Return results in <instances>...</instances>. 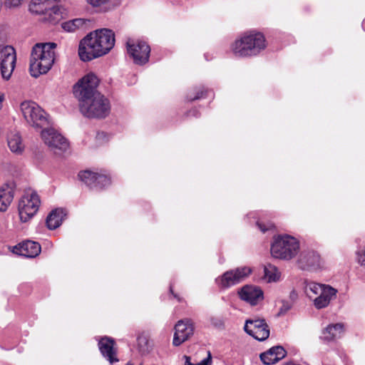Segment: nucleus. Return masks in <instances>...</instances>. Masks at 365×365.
<instances>
[{"instance_id":"f3484780","label":"nucleus","mask_w":365,"mask_h":365,"mask_svg":"<svg viewBox=\"0 0 365 365\" xmlns=\"http://www.w3.org/2000/svg\"><path fill=\"white\" fill-rule=\"evenodd\" d=\"M194 331V326L190 319L180 320L175 326V333L173 344L178 346L187 340Z\"/></svg>"},{"instance_id":"5701e85b","label":"nucleus","mask_w":365,"mask_h":365,"mask_svg":"<svg viewBox=\"0 0 365 365\" xmlns=\"http://www.w3.org/2000/svg\"><path fill=\"white\" fill-rule=\"evenodd\" d=\"M78 177L91 189L96 187V181L97 179L103 180L106 183L108 182V177L103 173L92 172L91 170L81 171L78 174Z\"/></svg>"},{"instance_id":"423d86ee","label":"nucleus","mask_w":365,"mask_h":365,"mask_svg":"<svg viewBox=\"0 0 365 365\" xmlns=\"http://www.w3.org/2000/svg\"><path fill=\"white\" fill-rule=\"evenodd\" d=\"M79 106L81 113L88 118H103L108 115L110 110L108 99L101 93L80 103Z\"/></svg>"},{"instance_id":"ddd939ff","label":"nucleus","mask_w":365,"mask_h":365,"mask_svg":"<svg viewBox=\"0 0 365 365\" xmlns=\"http://www.w3.org/2000/svg\"><path fill=\"white\" fill-rule=\"evenodd\" d=\"M41 137L44 143L55 153L65 151L68 148L66 139L52 128H43Z\"/></svg>"},{"instance_id":"393cba45","label":"nucleus","mask_w":365,"mask_h":365,"mask_svg":"<svg viewBox=\"0 0 365 365\" xmlns=\"http://www.w3.org/2000/svg\"><path fill=\"white\" fill-rule=\"evenodd\" d=\"M66 215L64 210L61 208L53 210L46 218V225L48 229L54 230L58 227Z\"/></svg>"},{"instance_id":"e433bc0d","label":"nucleus","mask_w":365,"mask_h":365,"mask_svg":"<svg viewBox=\"0 0 365 365\" xmlns=\"http://www.w3.org/2000/svg\"><path fill=\"white\" fill-rule=\"evenodd\" d=\"M145 340V339H142V338H138V342L139 344L141 342V341H144Z\"/></svg>"},{"instance_id":"0eeeda50","label":"nucleus","mask_w":365,"mask_h":365,"mask_svg":"<svg viewBox=\"0 0 365 365\" xmlns=\"http://www.w3.org/2000/svg\"><path fill=\"white\" fill-rule=\"evenodd\" d=\"M40 205L38 195L31 189L26 190L18 205L21 221L26 222L33 217L38 212Z\"/></svg>"},{"instance_id":"9d476101","label":"nucleus","mask_w":365,"mask_h":365,"mask_svg":"<svg viewBox=\"0 0 365 365\" xmlns=\"http://www.w3.org/2000/svg\"><path fill=\"white\" fill-rule=\"evenodd\" d=\"M57 0H31L29 11L34 14L43 16L42 20L54 23L59 17V8L56 4Z\"/></svg>"},{"instance_id":"9b49d317","label":"nucleus","mask_w":365,"mask_h":365,"mask_svg":"<svg viewBox=\"0 0 365 365\" xmlns=\"http://www.w3.org/2000/svg\"><path fill=\"white\" fill-rule=\"evenodd\" d=\"M126 49L128 55L134 63L144 65L148 62L150 48L147 42L129 38L126 42Z\"/></svg>"},{"instance_id":"f704fd0d","label":"nucleus","mask_w":365,"mask_h":365,"mask_svg":"<svg viewBox=\"0 0 365 365\" xmlns=\"http://www.w3.org/2000/svg\"><path fill=\"white\" fill-rule=\"evenodd\" d=\"M24 0H6L5 5L9 8L19 6Z\"/></svg>"},{"instance_id":"72a5a7b5","label":"nucleus","mask_w":365,"mask_h":365,"mask_svg":"<svg viewBox=\"0 0 365 365\" xmlns=\"http://www.w3.org/2000/svg\"><path fill=\"white\" fill-rule=\"evenodd\" d=\"M257 225L262 232H265L266 231L269 230L274 227V225L270 222L267 223V225H264L260 222H257Z\"/></svg>"},{"instance_id":"c9c22d12","label":"nucleus","mask_w":365,"mask_h":365,"mask_svg":"<svg viewBox=\"0 0 365 365\" xmlns=\"http://www.w3.org/2000/svg\"><path fill=\"white\" fill-rule=\"evenodd\" d=\"M185 359H186V361H185V365H190V364H192L190 361V357L188 356H185Z\"/></svg>"},{"instance_id":"20e7f679","label":"nucleus","mask_w":365,"mask_h":365,"mask_svg":"<svg viewBox=\"0 0 365 365\" xmlns=\"http://www.w3.org/2000/svg\"><path fill=\"white\" fill-rule=\"evenodd\" d=\"M304 292L313 301V304L317 309L328 307L331 301L336 298L337 294V290L330 285L312 281L304 282Z\"/></svg>"},{"instance_id":"4be33fe9","label":"nucleus","mask_w":365,"mask_h":365,"mask_svg":"<svg viewBox=\"0 0 365 365\" xmlns=\"http://www.w3.org/2000/svg\"><path fill=\"white\" fill-rule=\"evenodd\" d=\"M93 8L103 13L113 11L118 8L123 0H86Z\"/></svg>"},{"instance_id":"2eb2a0df","label":"nucleus","mask_w":365,"mask_h":365,"mask_svg":"<svg viewBox=\"0 0 365 365\" xmlns=\"http://www.w3.org/2000/svg\"><path fill=\"white\" fill-rule=\"evenodd\" d=\"M244 329L258 341H264L269 336V329L264 319H247Z\"/></svg>"},{"instance_id":"6ab92c4d","label":"nucleus","mask_w":365,"mask_h":365,"mask_svg":"<svg viewBox=\"0 0 365 365\" xmlns=\"http://www.w3.org/2000/svg\"><path fill=\"white\" fill-rule=\"evenodd\" d=\"M13 252L26 257H35L41 252V245L38 242L27 240L15 246Z\"/></svg>"},{"instance_id":"cd10ccee","label":"nucleus","mask_w":365,"mask_h":365,"mask_svg":"<svg viewBox=\"0 0 365 365\" xmlns=\"http://www.w3.org/2000/svg\"><path fill=\"white\" fill-rule=\"evenodd\" d=\"M264 277L263 279L267 282H277L280 278V272L277 268L270 264L264 266Z\"/></svg>"},{"instance_id":"f257e3e1","label":"nucleus","mask_w":365,"mask_h":365,"mask_svg":"<svg viewBox=\"0 0 365 365\" xmlns=\"http://www.w3.org/2000/svg\"><path fill=\"white\" fill-rule=\"evenodd\" d=\"M114 45L115 35L111 30L97 29L80 41L78 55L83 61H90L107 54Z\"/></svg>"},{"instance_id":"7c9ffc66","label":"nucleus","mask_w":365,"mask_h":365,"mask_svg":"<svg viewBox=\"0 0 365 365\" xmlns=\"http://www.w3.org/2000/svg\"><path fill=\"white\" fill-rule=\"evenodd\" d=\"M356 260L361 266H365V247L356 252Z\"/></svg>"},{"instance_id":"ea45409f","label":"nucleus","mask_w":365,"mask_h":365,"mask_svg":"<svg viewBox=\"0 0 365 365\" xmlns=\"http://www.w3.org/2000/svg\"><path fill=\"white\" fill-rule=\"evenodd\" d=\"M170 292H173V289H172V287H170Z\"/></svg>"},{"instance_id":"1a4fd4ad","label":"nucleus","mask_w":365,"mask_h":365,"mask_svg":"<svg viewBox=\"0 0 365 365\" xmlns=\"http://www.w3.org/2000/svg\"><path fill=\"white\" fill-rule=\"evenodd\" d=\"M21 110L26 120L36 128H43L49 124L45 111L34 101L21 103Z\"/></svg>"},{"instance_id":"a878e982","label":"nucleus","mask_w":365,"mask_h":365,"mask_svg":"<svg viewBox=\"0 0 365 365\" xmlns=\"http://www.w3.org/2000/svg\"><path fill=\"white\" fill-rule=\"evenodd\" d=\"M14 199V190L9 186L0 189V211H6Z\"/></svg>"},{"instance_id":"a211bd4d","label":"nucleus","mask_w":365,"mask_h":365,"mask_svg":"<svg viewBox=\"0 0 365 365\" xmlns=\"http://www.w3.org/2000/svg\"><path fill=\"white\" fill-rule=\"evenodd\" d=\"M238 294L242 300L252 306L258 304L264 299L262 290L259 287L255 285L243 286L238 291Z\"/></svg>"},{"instance_id":"39448f33","label":"nucleus","mask_w":365,"mask_h":365,"mask_svg":"<svg viewBox=\"0 0 365 365\" xmlns=\"http://www.w3.org/2000/svg\"><path fill=\"white\" fill-rule=\"evenodd\" d=\"M299 250V242L290 235H279L274 238L271 246V255L274 258L291 259Z\"/></svg>"},{"instance_id":"c756f323","label":"nucleus","mask_w":365,"mask_h":365,"mask_svg":"<svg viewBox=\"0 0 365 365\" xmlns=\"http://www.w3.org/2000/svg\"><path fill=\"white\" fill-rule=\"evenodd\" d=\"M292 307V304L288 301L282 300V306L279 308L278 315L285 314Z\"/></svg>"},{"instance_id":"f03ea898","label":"nucleus","mask_w":365,"mask_h":365,"mask_svg":"<svg viewBox=\"0 0 365 365\" xmlns=\"http://www.w3.org/2000/svg\"><path fill=\"white\" fill-rule=\"evenodd\" d=\"M55 43H36L32 48L29 70L33 77L46 73L55 60Z\"/></svg>"},{"instance_id":"dca6fc26","label":"nucleus","mask_w":365,"mask_h":365,"mask_svg":"<svg viewBox=\"0 0 365 365\" xmlns=\"http://www.w3.org/2000/svg\"><path fill=\"white\" fill-rule=\"evenodd\" d=\"M299 267L308 271H318L324 267V262L320 255L314 250L303 251L297 260Z\"/></svg>"},{"instance_id":"7ed1b4c3","label":"nucleus","mask_w":365,"mask_h":365,"mask_svg":"<svg viewBox=\"0 0 365 365\" xmlns=\"http://www.w3.org/2000/svg\"><path fill=\"white\" fill-rule=\"evenodd\" d=\"M266 46L264 35L252 31L236 39L231 46V51L236 57H251L259 54Z\"/></svg>"},{"instance_id":"2f4dec72","label":"nucleus","mask_w":365,"mask_h":365,"mask_svg":"<svg viewBox=\"0 0 365 365\" xmlns=\"http://www.w3.org/2000/svg\"><path fill=\"white\" fill-rule=\"evenodd\" d=\"M205 93V91L204 89V88H200L199 90L197 91V93L195 96H188V98L190 101H194V100H197V99H200L201 98H203L204 97V93Z\"/></svg>"},{"instance_id":"bb28decb","label":"nucleus","mask_w":365,"mask_h":365,"mask_svg":"<svg viewBox=\"0 0 365 365\" xmlns=\"http://www.w3.org/2000/svg\"><path fill=\"white\" fill-rule=\"evenodd\" d=\"M344 331V325L338 323L329 325L323 332L324 338L330 341L341 336Z\"/></svg>"},{"instance_id":"473e14b6","label":"nucleus","mask_w":365,"mask_h":365,"mask_svg":"<svg viewBox=\"0 0 365 365\" xmlns=\"http://www.w3.org/2000/svg\"><path fill=\"white\" fill-rule=\"evenodd\" d=\"M110 184V180L109 178H108V182H106V183L103 180H101L100 179H97V180L96 181V187H93V189H95V190H101L103 187L109 185Z\"/></svg>"},{"instance_id":"b1692460","label":"nucleus","mask_w":365,"mask_h":365,"mask_svg":"<svg viewBox=\"0 0 365 365\" xmlns=\"http://www.w3.org/2000/svg\"><path fill=\"white\" fill-rule=\"evenodd\" d=\"M7 143L11 151L15 154L20 155L24 150V144L22 142L21 137L17 132L12 131L9 134Z\"/></svg>"},{"instance_id":"58836bf2","label":"nucleus","mask_w":365,"mask_h":365,"mask_svg":"<svg viewBox=\"0 0 365 365\" xmlns=\"http://www.w3.org/2000/svg\"><path fill=\"white\" fill-rule=\"evenodd\" d=\"M126 365H134V364H132V363H130V362H128Z\"/></svg>"},{"instance_id":"f8f14e48","label":"nucleus","mask_w":365,"mask_h":365,"mask_svg":"<svg viewBox=\"0 0 365 365\" xmlns=\"http://www.w3.org/2000/svg\"><path fill=\"white\" fill-rule=\"evenodd\" d=\"M16 54L14 47L0 42V69L3 78L9 80L15 68Z\"/></svg>"},{"instance_id":"4468645a","label":"nucleus","mask_w":365,"mask_h":365,"mask_svg":"<svg viewBox=\"0 0 365 365\" xmlns=\"http://www.w3.org/2000/svg\"><path fill=\"white\" fill-rule=\"evenodd\" d=\"M251 272L248 267H238L225 272L220 278L216 279V282L221 287L227 288L244 280Z\"/></svg>"},{"instance_id":"412c9836","label":"nucleus","mask_w":365,"mask_h":365,"mask_svg":"<svg viewBox=\"0 0 365 365\" xmlns=\"http://www.w3.org/2000/svg\"><path fill=\"white\" fill-rule=\"evenodd\" d=\"M286 356V351L282 346H277L272 347L268 351L260 354V359L265 365H272Z\"/></svg>"},{"instance_id":"4c0bfd02","label":"nucleus","mask_w":365,"mask_h":365,"mask_svg":"<svg viewBox=\"0 0 365 365\" xmlns=\"http://www.w3.org/2000/svg\"><path fill=\"white\" fill-rule=\"evenodd\" d=\"M296 295H297V294H296V293H295L294 292H292L291 293V297H292L293 296H296Z\"/></svg>"},{"instance_id":"6e6552de","label":"nucleus","mask_w":365,"mask_h":365,"mask_svg":"<svg viewBox=\"0 0 365 365\" xmlns=\"http://www.w3.org/2000/svg\"><path fill=\"white\" fill-rule=\"evenodd\" d=\"M99 80L94 73H88L73 86V93L78 99L79 104L83 103L100 93L97 91Z\"/></svg>"},{"instance_id":"aec40b11","label":"nucleus","mask_w":365,"mask_h":365,"mask_svg":"<svg viewBox=\"0 0 365 365\" xmlns=\"http://www.w3.org/2000/svg\"><path fill=\"white\" fill-rule=\"evenodd\" d=\"M113 346V339L108 337H103L98 342V347L101 353L110 364L118 361V359L116 356V351L114 349Z\"/></svg>"},{"instance_id":"c85d7f7f","label":"nucleus","mask_w":365,"mask_h":365,"mask_svg":"<svg viewBox=\"0 0 365 365\" xmlns=\"http://www.w3.org/2000/svg\"><path fill=\"white\" fill-rule=\"evenodd\" d=\"M84 24L85 20L83 19H75L63 22L61 24V27L66 31L73 32L78 29L83 27Z\"/></svg>"}]
</instances>
